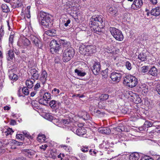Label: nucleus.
<instances>
[{
  "label": "nucleus",
  "instance_id": "f257e3e1",
  "mask_svg": "<svg viewBox=\"0 0 160 160\" xmlns=\"http://www.w3.org/2000/svg\"><path fill=\"white\" fill-rule=\"evenodd\" d=\"M38 18L39 22H41V24L45 28L49 29V23L50 22V15L49 13L41 11L39 15L38 16Z\"/></svg>",
  "mask_w": 160,
  "mask_h": 160
},
{
  "label": "nucleus",
  "instance_id": "f03ea898",
  "mask_svg": "<svg viewBox=\"0 0 160 160\" xmlns=\"http://www.w3.org/2000/svg\"><path fill=\"white\" fill-rule=\"evenodd\" d=\"M123 84L126 86L131 88L135 87L138 82V79L131 75H128L124 77Z\"/></svg>",
  "mask_w": 160,
  "mask_h": 160
},
{
  "label": "nucleus",
  "instance_id": "7ed1b4c3",
  "mask_svg": "<svg viewBox=\"0 0 160 160\" xmlns=\"http://www.w3.org/2000/svg\"><path fill=\"white\" fill-rule=\"evenodd\" d=\"M74 54V51L73 49L69 47L66 49L63 54L62 60L63 61L68 62L73 57Z\"/></svg>",
  "mask_w": 160,
  "mask_h": 160
},
{
  "label": "nucleus",
  "instance_id": "20e7f679",
  "mask_svg": "<svg viewBox=\"0 0 160 160\" xmlns=\"http://www.w3.org/2000/svg\"><path fill=\"white\" fill-rule=\"evenodd\" d=\"M109 31L113 37L117 40L121 41L124 38V36L121 31L115 28H110Z\"/></svg>",
  "mask_w": 160,
  "mask_h": 160
},
{
  "label": "nucleus",
  "instance_id": "39448f33",
  "mask_svg": "<svg viewBox=\"0 0 160 160\" xmlns=\"http://www.w3.org/2000/svg\"><path fill=\"white\" fill-rule=\"evenodd\" d=\"M37 100L41 104L50 106V93L48 92L45 93L42 97L41 96L37 98Z\"/></svg>",
  "mask_w": 160,
  "mask_h": 160
},
{
  "label": "nucleus",
  "instance_id": "423d86ee",
  "mask_svg": "<svg viewBox=\"0 0 160 160\" xmlns=\"http://www.w3.org/2000/svg\"><path fill=\"white\" fill-rule=\"evenodd\" d=\"M56 39L51 38V52L52 53L58 52L60 48L59 41L57 38Z\"/></svg>",
  "mask_w": 160,
  "mask_h": 160
},
{
  "label": "nucleus",
  "instance_id": "0eeeda50",
  "mask_svg": "<svg viewBox=\"0 0 160 160\" xmlns=\"http://www.w3.org/2000/svg\"><path fill=\"white\" fill-rule=\"evenodd\" d=\"M30 37L31 41L34 45L38 48H41L42 44L41 39L33 35H31Z\"/></svg>",
  "mask_w": 160,
  "mask_h": 160
},
{
  "label": "nucleus",
  "instance_id": "6e6552de",
  "mask_svg": "<svg viewBox=\"0 0 160 160\" xmlns=\"http://www.w3.org/2000/svg\"><path fill=\"white\" fill-rule=\"evenodd\" d=\"M122 77V74L119 72H113L110 74V77L112 80L116 83L119 82Z\"/></svg>",
  "mask_w": 160,
  "mask_h": 160
},
{
  "label": "nucleus",
  "instance_id": "1a4fd4ad",
  "mask_svg": "<svg viewBox=\"0 0 160 160\" xmlns=\"http://www.w3.org/2000/svg\"><path fill=\"white\" fill-rule=\"evenodd\" d=\"M89 25L90 27L92 28V29L95 32H98L99 29L98 24L97 23L96 16H92L90 20Z\"/></svg>",
  "mask_w": 160,
  "mask_h": 160
},
{
  "label": "nucleus",
  "instance_id": "9d476101",
  "mask_svg": "<svg viewBox=\"0 0 160 160\" xmlns=\"http://www.w3.org/2000/svg\"><path fill=\"white\" fill-rule=\"evenodd\" d=\"M92 69L94 75H98L100 72L101 69V65L100 62H95L92 68Z\"/></svg>",
  "mask_w": 160,
  "mask_h": 160
},
{
  "label": "nucleus",
  "instance_id": "9b49d317",
  "mask_svg": "<svg viewBox=\"0 0 160 160\" xmlns=\"http://www.w3.org/2000/svg\"><path fill=\"white\" fill-rule=\"evenodd\" d=\"M96 18L98 24V27L100 28H102L104 27L105 24V21L104 18L101 15H98L96 16Z\"/></svg>",
  "mask_w": 160,
  "mask_h": 160
},
{
  "label": "nucleus",
  "instance_id": "f8f14e48",
  "mask_svg": "<svg viewBox=\"0 0 160 160\" xmlns=\"http://www.w3.org/2000/svg\"><path fill=\"white\" fill-rule=\"evenodd\" d=\"M43 39L45 42V44H47V46L50 47V30H47L43 35Z\"/></svg>",
  "mask_w": 160,
  "mask_h": 160
},
{
  "label": "nucleus",
  "instance_id": "ddd939ff",
  "mask_svg": "<svg viewBox=\"0 0 160 160\" xmlns=\"http://www.w3.org/2000/svg\"><path fill=\"white\" fill-rule=\"evenodd\" d=\"M72 131L78 136H82L86 134L87 130L84 127H79L76 130L73 129Z\"/></svg>",
  "mask_w": 160,
  "mask_h": 160
},
{
  "label": "nucleus",
  "instance_id": "4468645a",
  "mask_svg": "<svg viewBox=\"0 0 160 160\" xmlns=\"http://www.w3.org/2000/svg\"><path fill=\"white\" fill-rule=\"evenodd\" d=\"M142 0H134L132 5V8L134 9L140 8L142 6Z\"/></svg>",
  "mask_w": 160,
  "mask_h": 160
},
{
  "label": "nucleus",
  "instance_id": "2eb2a0df",
  "mask_svg": "<svg viewBox=\"0 0 160 160\" xmlns=\"http://www.w3.org/2000/svg\"><path fill=\"white\" fill-rule=\"evenodd\" d=\"M47 76L48 74L46 71L44 70H42L40 76V80L43 84L46 82Z\"/></svg>",
  "mask_w": 160,
  "mask_h": 160
},
{
  "label": "nucleus",
  "instance_id": "dca6fc26",
  "mask_svg": "<svg viewBox=\"0 0 160 160\" xmlns=\"http://www.w3.org/2000/svg\"><path fill=\"white\" fill-rule=\"evenodd\" d=\"M36 152L33 150L24 149L23 150V153L24 155L29 158H31L32 156L35 154Z\"/></svg>",
  "mask_w": 160,
  "mask_h": 160
},
{
  "label": "nucleus",
  "instance_id": "f3484780",
  "mask_svg": "<svg viewBox=\"0 0 160 160\" xmlns=\"http://www.w3.org/2000/svg\"><path fill=\"white\" fill-rule=\"evenodd\" d=\"M108 11L112 16L115 17L117 15L118 9L114 6L109 7Z\"/></svg>",
  "mask_w": 160,
  "mask_h": 160
},
{
  "label": "nucleus",
  "instance_id": "a211bd4d",
  "mask_svg": "<svg viewBox=\"0 0 160 160\" xmlns=\"http://www.w3.org/2000/svg\"><path fill=\"white\" fill-rule=\"evenodd\" d=\"M98 130L99 132L102 134H109L111 132L109 128L107 127H100Z\"/></svg>",
  "mask_w": 160,
  "mask_h": 160
},
{
  "label": "nucleus",
  "instance_id": "6ab92c4d",
  "mask_svg": "<svg viewBox=\"0 0 160 160\" xmlns=\"http://www.w3.org/2000/svg\"><path fill=\"white\" fill-rule=\"evenodd\" d=\"M132 97V98L133 102L136 103H140L141 102V99L139 97V96L135 93L132 94V95L131 96Z\"/></svg>",
  "mask_w": 160,
  "mask_h": 160
},
{
  "label": "nucleus",
  "instance_id": "aec40b11",
  "mask_svg": "<svg viewBox=\"0 0 160 160\" xmlns=\"http://www.w3.org/2000/svg\"><path fill=\"white\" fill-rule=\"evenodd\" d=\"M14 54L12 50H10L6 54V58L8 61H10L14 58Z\"/></svg>",
  "mask_w": 160,
  "mask_h": 160
},
{
  "label": "nucleus",
  "instance_id": "412c9836",
  "mask_svg": "<svg viewBox=\"0 0 160 160\" xmlns=\"http://www.w3.org/2000/svg\"><path fill=\"white\" fill-rule=\"evenodd\" d=\"M158 70L155 67L153 66L148 71V73L153 76H156L158 75Z\"/></svg>",
  "mask_w": 160,
  "mask_h": 160
},
{
  "label": "nucleus",
  "instance_id": "4be33fe9",
  "mask_svg": "<svg viewBox=\"0 0 160 160\" xmlns=\"http://www.w3.org/2000/svg\"><path fill=\"white\" fill-rule=\"evenodd\" d=\"M152 15L157 16L160 15V7L154 8L152 9L151 12Z\"/></svg>",
  "mask_w": 160,
  "mask_h": 160
},
{
  "label": "nucleus",
  "instance_id": "5701e85b",
  "mask_svg": "<svg viewBox=\"0 0 160 160\" xmlns=\"http://www.w3.org/2000/svg\"><path fill=\"white\" fill-rule=\"evenodd\" d=\"M8 76L9 78L14 82L16 81L18 78L17 75L13 72L11 70L9 72Z\"/></svg>",
  "mask_w": 160,
  "mask_h": 160
},
{
  "label": "nucleus",
  "instance_id": "b1692460",
  "mask_svg": "<svg viewBox=\"0 0 160 160\" xmlns=\"http://www.w3.org/2000/svg\"><path fill=\"white\" fill-rule=\"evenodd\" d=\"M86 49L88 51V55H91L93 53L96 52L95 48L92 46H86Z\"/></svg>",
  "mask_w": 160,
  "mask_h": 160
},
{
  "label": "nucleus",
  "instance_id": "393cba45",
  "mask_svg": "<svg viewBox=\"0 0 160 160\" xmlns=\"http://www.w3.org/2000/svg\"><path fill=\"white\" fill-rule=\"evenodd\" d=\"M56 101L54 100H52L51 101V111L52 110V113L51 114H54L56 112Z\"/></svg>",
  "mask_w": 160,
  "mask_h": 160
},
{
  "label": "nucleus",
  "instance_id": "a878e982",
  "mask_svg": "<svg viewBox=\"0 0 160 160\" xmlns=\"http://www.w3.org/2000/svg\"><path fill=\"white\" fill-rule=\"evenodd\" d=\"M75 72L78 76L81 77H83L86 74V72L84 71L79 68L75 69Z\"/></svg>",
  "mask_w": 160,
  "mask_h": 160
},
{
  "label": "nucleus",
  "instance_id": "bb28decb",
  "mask_svg": "<svg viewBox=\"0 0 160 160\" xmlns=\"http://www.w3.org/2000/svg\"><path fill=\"white\" fill-rule=\"evenodd\" d=\"M79 50L80 53L84 55H88V52L86 49V47L84 45L82 46L79 47Z\"/></svg>",
  "mask_w": 160,
  "mask_h": 160
},
{
  "label": "nucleus",
  "instance_id": "cd10ccee",
  "mask_svg": "<svg viewBox=\"0 0 160 160\" xmlns=\"http://www.w3.org/2000/svg\"><path fill=\"white\" fill-rule=\"evenodd\" d=\"M59 44H62L64 46L65 48H68L70 47V43L69 42H68L65 40L61 39L59 40Z\"/></svg>",
  "mask_w": 160,
  "mask_h": 160
},
{
  "label": "nucleus",
  "instance_id": "c85d7f7f",
  "mask_svg": "<svg viewBox=\"0 0 160 160\" xmlns=\"http://www.w3.org/2000/svg\"><path fill=\"white\" fill-rule=\"evenodd\" d=\"M139 157V155L138 153H132L130 154L129 157V160H138Z\"/></svg>",
  "mask_w": 160,
  "mask_h": 160
},
{
  "label": "nucleus",
  "instance_id": "c756f323",
  "mask_svg": "<svg viewBox=\"0 0 160 160\" xmlns=\"http://www.w3.org/2000/svg\"><path fill=\"white\" fill-rule=\"evenodd\" d=\"M147 56L145 53L143 52L140 53L138 56V59L141 61H144L147 60Z\"/></svg>",
  "mask_w": 160,
  "mask_h": 160
},
{
  "label": "nucleus",
  "instance_id": "7c9ffc66",
  "mask_svg": "<svg viewBox=\"0 0 160 160\" xmlns=\"http://www.w3.org/2000/svg\"><path fill=\"white\" fill-rule=\"evenodd\" d=\"M46 139V137L44 134H39L37 138V140L40 142H44Z\"/></svg>",
  "mask_w": 160,
  "mask_h": 160
},
{
  "label": "nucleus",
  "instance_id": "2f4dec72",
  "mask_svg": "<svg viewBox=\"0 0 160 160\" xmlns=\"http://www.w3.org/2000/svg\"><path fill=\"white\" fill-rule=\"evenodd\" d=\"M56 149L55 148L52 149L51 150V155L52 156V158L53 159H55L57 157V153Z\"/></svg>",
  "mask_w": 160,
  "mask_h": 160
},
{
  "label": "nucleus",
  "instance_id": "473e14b6",
  "mask_svg": "<svg viewBox=\"0 0 160 160\" xmlns=\"http://www.w3.org/2000/svg\"><path fill=\"white\" fill-rule=\"evenodd\" d=\"M26 84L29 88H31L33 86V81L30 80H27L26 82Z\"/></svg>",
  "mask_w": 160,
  "mask_h": 160
},
{
  "label": "nucleus",
  "instance_id": "72a5a7b5",
  "mask_svg": "<svg viewBox=\"0 0 160 160\" xmlns=\"http://www.w3.org/2000/svg\"><path fill=\"white\" fill-rule=\"evenodd\" d=\"M22 43L25 47L28 46L31 43L30 42L29 39L25 38L22 41Z\"/></svg>",
  "mask_w": 160,
  "mask_h": 160
},
{
  "label": "nucleus",
  "instance_id": "f704fd0d",
  "mask_svg": "<svg viewBox=\"0 0 160 160\" xmlns=\"http://www.w3.org/2000/svg\"><path fill=\"white\" fill-rule=\"evenodd\" d=\"M82 117L84 120H88L90 118V116L89 114L86 112H82Z\"/></svg>",
  "mask_w": 160,
  "mask_h": 160
},
{
  "label": "nucleus",
  "instance_id": "c9c22d12",
  "mask_svg": "<svg viewBox=\"0 0 160 160\" xmlns=\"http://www.w3.org/2000/svg\"><path fill=\"white\" fill-rule=\"evenodd\" d=\"M1 7L3 12H8L9 11V8L7 5L3 4Z\"/></svg>",
  "mask_w": 160,
  "mask_h": 160
},
{
  "label": "nucleus",
  "instance_id": "e433bc0d",
  "mask_svg": "<svg viewBox=\"0 0 160 160\" xmlns=\"http://www.w3.org/2000/svg\"><path fill=\"white\" fill-rule=\"evenodd\" d=\"M115 130L118 132H121L125 131L124 127L123 126H118L116 127Z\"/></svg>",
  "mask_w": 160,
  "mask_h": 160
},
{
  "label": "nucleus",
  "instance_id": "4c0bfd02",
  "mask_svg": "<svg viewBox=\"0 0 160 160\" xmlns=\"http://www.w3.org/2000/svg\"><path fill=\"white\" fill-rule=\"evenodd\" d=\"M108 68H107L102 71V75L103 78H107L108 77Z\"/></svg>",
  "mask_w": 160,
  "mask_h": 160
},
{
  "label": "nucleus",
  "instance_id": "58836bf2",
  "mask_svg": "<svg viewBox=\"0 0 160 160\" xmlns=\"http://www.w3.org/2000/svg\"><path fill=\"white\" fill-rule=\"evenodd\" d=\"M39 76L40 75L38 73V71L37 72H36L33 75H32V78L34 82L35 80H38V79Z\"/></svg>",
  "mask_w": 160,
  "mask_h": 160
},
{
  "label": "nucleus",
  "instance_id": "ea45409f",
  "mask_svg": "<svg viewBox=\"0 0 160 160\" xmlns=\"http://www.w3.org/2000/svg\"><path fill=\"white\" fill-rule=\"evenodd\" d=\"M146 84H144L143 85L140 87V88L142 89V91L145 93H147L148 92V87H146Z\"/></svg>",
  "mask_w": 160,
  "mask_h": 160
},
{
  "label": "nucleus",
  "instance_id": "a19ab883",
  "mask_svg": "<svg viewBox=\"0 0 160 160\" xmlns=\"http://www.w3.org/2000/svg\"><path fill=\"white\" fill-rule=\"evenodd\" d=\"M109 95L108 94H102L100 97V100L102 101L106 100L108 99Z\"/></svg>",
  "mask_w": 160,
  "mask_h": 160
},
{
  "label": "nucleus",
  "instance_id": "79ce46f5",
  "mask_svg": "<svg viewBox=\"0 0 160 160\" xmlns=\"http://www.w3.org/2000/svg\"><path fill=\"white\" fill-rule=\"evenodd\" d=\"M125 66L126 68L128 70L131 69L132 66L131 63L129 61L126 62L125 63Z\"/></svg>",
  "mask_w": 160,
  "mask_h": 160
},
{
  "label": "nucleus",
  "instance_id": "37998d69",
  "mask_svg": "<svg viewBox=\"0 0 160 160\" xmlns=\"http://www.w3.org/2000/svg\"><path fill=\"white\" fill-rule=\"evenodd\" d=\"M23 6V4L22 2L18 0L16 3H14V6L15 8H18L21 7Z\"/></svg>",
  "mask_w": 160,
  "mask_h": 160
},
{
  "label": "nucleus",
  "instance_id": "c03bdc74",
  "mask_svg": "<svg viewBox=\"0 0 160 160\" xmlns=\"http://www.w3.org/2000/svg\"><path fill=\"white\" fill-rule=\"evenodd\" d=\"M22 133L25 136L28 138L29 140L30 138L32 139L33 138L31 136L27 131H24L22 132Z\"/></svg>",
  "mask_w": 160,
  "mask_h": 160
},
{
  "label": "nucleus",
  "instance_id": "a18cd8bd",
  "mask_svg": "<svg viewBox=\"0 0 160 160\" xmlns=\"http://www.w3.org/2000/svg\"><path fill=\"white\" fill-rule=\"evenodd\" d=\"M14 36L13 35H10L9 38V46L12 45L13 42Z\"/></svg>",
  "mask_w": 160,
  "mask_h": 160
},
{
  "label": "nucleus",
  "instance_id": "49530a36",
  "mask_svg": "<svg viewBox=\"0 0 160 160\" xmlns=\"http://www.w3.org/2000/svg\"><path fill=\"white\" fill-rule=\"evenodd\" d=\"M14 132L12 129L10 128H8L7 129V131L5 132L6 135L7 136L9 135H11Z\"/></svg>",
  "mask_w": 160,
  "mask_h": 160
},
{
  "label": "nucleus",
  "instance_id": "de8ad7c7",
  "mask_svg": "<svg viewBox=\"0 0 160 160\" xmlns=\"http://www.w3.org/2000/svg\"><path fill=\"white\" fill-rule=\"evenodd\" d=\"M23 93L26 95H28L29 93L28 90L26 87H23L22 89Z\"/></svg>",
  "mask_w": 160,
  "mask_h": 160
},
{
  "label": "nucleus",
  "instance_id": "09e8293b",
  "mask_svg": "<svg viewBox=\"0 0 160 160\" xmlns=\"http://www.w3.org/2000/svg\"><path fill=\"white\" fill-rule=\"evenodd\" d=\"M63 24L65 27H67L68 26V24L70 23L71 20L69 19H66L62 21Z\"/></svg>",
  "mask_w": 160,
  "mask_h": 160
},
{
  "label": "nucleus",
  "instance_id": "8fccbe9b",
  "mask_svg": "<svg viewBox=\"0 0 160 160\" xmlns=\"http://www.w3.org/2000/svg\"><path fill=\"white\" fill-rule=\"evenodd\" d=\"M148 67L146 66H143L141 68V70L142 72H146L148 71Z\"/></svg>",
  "mask_w": 160,
  "mask_h": 160
},
{
  "label": "nucleus",
  "instance_id": "3c124183",
  "mask_svg": "<svg viewBox=\"0 0 160 160\" xmlns=\"http://www.w3.org/2000/svg\"><path fill=\"white\" fill-rule=\"evenodd\" d=\"M81 150L83 152H87L88 150V146H82L81 147Z\"/></svg>",
  "mask_w": 160,
  "mask_h": 160
},
{
  "label": "nucleus",
  "instance_id": "603ef678",
  "mask_svg": "<svg viewBox=\"0 0 160 160\" xmlns=\"http://www.w3.org/2000/svg\"><path fill=\"white\" fill-rule=\"evenodd\" d=\"M59 92V90L55 88L52 91V93L55 96H56Z\"/></svg>",
  "mask_w": 160,
  "mask_h": 160
},
{
  "label": "nucleus",
  "instance_id": "864d4df0",
  "mask_svg": "<svg viewBox=\"0 0 160 160\" xmlns=\"http://www.w3.org/2000/svg\"><path fill=\"white\" fill-rule=\"evenodd\" d=\"M153 123L148 121H145L144 123V126L145 127H149L152 125Z\"/></svg>",
  "mask_w": 160,
  "mask_h": 160
},
{
  "label": "nucleus",
  "instance_id": "5fc2aeb1",
  "mask_svg": "<svg viewBox=\"0 0 160 160\" xmlns=\"http://www.w3.org/2000/svg\"><path fill=\"white\" fill-rule=\"evenodd\" d=\"M141 160H153V159L150 157L146 156L142 157Z\"/></svg>",
  "mask_w": 160,
  "mask_h": 160
},
{
  "label": "nucleus",
  "instance_id": "6e6d98bb",
  "mask_svg": "<svg viewBox=\"0 0 160 160\" xmlns=\"http://www.w3.org/2000/svg\"><path fill=\"white\" fill-rule=\"evenodd\" d=\"M79 157L82 160H85L87 158L86 155L83 153H81L79 154Z\"/></svg>",
  "mask_w": 160,
  "mask_h": 160
},
{
  "label": "nucleus",
  "instance_id": "4d7b16f0",
  "mask_svg": "<svg viewBox=\"0 0 160 160\" xmlns=\"http://www.w3.org/2000/svg\"><path fill=\"white\" fill-rule=\"evenodd\" d=\"M12 143L18 146L22 145L23 144L22 142H18L16 140H12Z\"/></svg>",
  "mask_w": 160,
  "mask_h": 160
},
{
  "label": "nucleus",
  "instance_id": "13d9d810",
  "mask_svg": "<svg viewBox=\"0 0 160 160\" xmlns=\"http://www.w3.org/2000/svg\"><path fill=\"white\" fill-rule=\"evenodd\" d=\"M16 138L17 139H20L21 140L24 139L23 135L21 134H18L16 135Z\"/></svg>",
  "mask_w": 160,
  "mask_h": 160
},
{
  "label": "nucleus",
  "instance_id": "bf43d9fd",
  "mask_svg": "<svg viewBox=\"0 0 160 160\" xmlns=\"http://www.w3.org/2000/svg\"><path fill=\"white\" fill-rule=\"evenodd\" d=\"M38 71L37 70L36 68H33L31 69L29 72L32 75H33L34 74L37 72Z\"/></svg>",
  "mask_w": 160,
  "mask_h": 160
},
{
  "label": "nucleus",
  "instance_id": "052dcab7",
  "mask_svg": "<svg viewBox=\"0 0 160 160\" xmlns=\"http://www.w3.org/2000/svg\"><path fill=\"white\" fill-rule=\"evenodd\" d=\"M56 36V31L55 29H51V37Z\"/></svg>",
  "mask_w": 160,
  "mask_h": 160
},
{
  "label": "nucleus",
  "instance_id": "680f3d73",
  "mask_svg": "<svg viewBox=\"0 0 160 160\" xmlns=\"http://www.w3.org/2000/svg\"><path fill=\"white\" fill-rule=\"evenodd\" d=\"M89 153L90 155L95 156L97 153V152L93 149H91L89 150Z\"/></svg>",
  "mask_w": 160,
  "mask_h": 160
},
{
  "label": "nucleus",
  "instance_id": "e2e57ef3",
  "mask_svg": "<svg viewBox=\"0 0 160 160\" xmlns=\"http://www.w3.org/2000/svg\"><path fill=\"white\" fill-rule=\"evenodd\" d=\"M64 157L65 155L64 154L60 153L59 155L58 156V158H60L61 160H65V159L63 158H64Z\"/></svg>",
  "mask_w": 160,
  "mask_h": 160
},
{
  "label": "nucleus",
  "instance_id": "0e129e2a",
  "mask_svg": "<svg viewBox=\"0 0 160 160\" xmlns=\"http://www.w3.org/2000/svg\"><path fill=\"white\" fill-rule=\"evenodd\" d=\"M44 118L48 121H50V114L49 113H46L44 116Z\"/></svg>",
  "mask_w": 160,
  "mask_h": 160
},
{
  "label": "nucleus",
  "instance_id": "69168bd1",
  "mask_svg": "<svg viewBox=\"0 0 160 160\" xmlns=\"http://www.w3.org/2000/svg\"><path fill=\"white\" fill-rule=\"evenodd\" d=\"M57 146L56 143V142H55L53 141H51V147H52L54 148H55Z\"/></svg>",
  "mask_w": 160,
  "mask_h": 160
},
{
  "label": "nucleus",
  "instance_id": "338daca9",
  "mask_svg": "<svg viewBox=\"0 0 160 160\" xmlns=\"http://www.w3.org/2000/svg\"><path fill=\"white\" fill-rule=\"evenodd\" d=\"M62 122L64 124H68L69 122V121L67 119H63L62 120Z\"/></svg>",
  "mask_w": 160,
  "mask_h": 160
},
{
  "label": "nucleus",
  "instance_id": "774afa93",
  "mask_svg": "<svg viewBox=\"0 0 160 160\" xmlns=\"http://www.w3.org/2000/svg\"><path fill=\"white\" fill-rule=\"evenodd\" d=\"M16 160H28L25 157H22L17 158Z\"/></svg>",
  "mask_w": 160,
  "mask_h": 160
}]
</instances>
